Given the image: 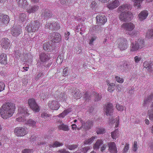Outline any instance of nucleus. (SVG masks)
Wrapping results in <instances>:
<instances>
[{"label":"nucleus","instance_id":"57","mask_svg":"<svg viewBox=\"0 0 153 153\" xmlns=\"http://www.w3.org/2000/svg\"><path fill=\"white\" fill-rule=\"evenodd\" d=\"M5 88V85L2 82H0V92L3 91Z\"/></svg>","mask_w":153,"mask_h":153},{"label":"nucleus","instance_id":"41","mask_svg":"<svg viewBox=\"0 0 153 153\" xmlns=\"http://www.w3.org/2000/svg\"><path fill=\"white\" fill-rule=\"evenodd\" d=\"M41 116L42 118L45 119V120H48L51 115V114H48L47 113L44 112L42 113Z\"/></svg>","mask_w":153,"mask_h":153},{"label":"nucleus","instance_id":"15","mask_svg":"<svg viewBox=\"0 0 153 153\" xmlns=\"http://www.w3.org/2000/svg\"><path fill=\"white\" fill-rule=\"evenodd\" d=\"M108 151L111 153H117V151L116 145L114 142H111L108 143Z\"/></svg>","mask_w":153,"mask_h":153},{"label":"nucleus","instance_id":"23","mask_svg":"<svg viewBox=\"0 0 153 153\" xmlns=\"http://www.w3.org/2000/svg\"><path fill=\"white\" fill-rule=\"evenodd\" d=\"M73 97L76 99H80L82 97L81 93L78 89H76V90L72 92Z\"/></svg>","mask_w":153,"mask_h":153},{"label":"nucleus","instance_id":"48","mask_svg":"<svg viewBox=\"0 0 153 153\" xmlns=\"http://www.w3.org/2000/svg\"><path fill=\"white\" fill-rule=\"evenodd\" d=\"M138 33V31L135 30H134L129 32L127 34L131 36H136L137 35Z\"/></svg>","mask_w":153,"mask_h":153},{"label":"nucleus","instance_id":"26","mask_svg":"<svg viewBox=\"0 0 153 153\" xmlns=\"http://www.w3.org/2000/svg\"><path fill=\"white\" fill-rule=\"evenodd\" d=\"M128 5L127 4H123L119 7L118 8V11L119 12H128Z\"/></svg>","mask_w":153,"mask_h":153},{"label":"nucleus","instance_id":"8","mask_svg":"<svg viewBox=\"0 0 153 153\" xmlns=\"http://www.w3.org/2000/svg\"><path fill=\"white\" fill-rule=\"evenodd\" d=\"M134 27V25L131 22L123 23L121 27V28L126 30V34L132 31Z\"/></svg>","mask_w":153,"mask_h":153},{"label":"nucleus","instance_id":"5","mask_svg":"<svg viewBox=\"0 0 153 153\" xmlns=\"http://www.w3.org/2000/svg\"><path fill=\"white\" fill-rule=\"evenodd\" d=\"M14 133L18 137H22L26 135L27 133V129L23 127H17L15 128Z\"/></svg>","mask_w":153,"mask_h":153},{"label":"nucleus","instance_id":"35","mask_svg":"<svg viewBox=\"0 0 153 153\" xmlns=\"http://www.w3.org/2000/svg\"><path fill=\"white\" fill-rule=\"evenodd\" d=\"M153 98V94H152L148 96L144 101L143 105H145L148 103L150 102Z\"/></svg>","mask_w":153,"mask_h":153},{"label":"nucleus","instance_id":"3","mask_svg":"<svg viewBox=\"0 0 153 153\" xmlns=\"http://www.w3.org/2000/svg\"><path fill=\"white\" fill-rule=\"evenodd\" d=\"M132 17L131 13L130 12H122L119 15V18L120 20L123 22L130 21Z\"/></svg>","mask_w":153,"mask_h":153},{"label":"nucleus","instance_id":"60","mask_svg":"<svg viewBox=\"0 0 153 153\" xmlns=\"http://www.w3.org/2000/svg\"><path fill=\"white\" fill-rule=\"evenodd\" d=\"M141 58L140 57H139L138 56H135L134 58V60L136 63H138L141 60Z\"/></svg>","mask_w":153,"mask_h":153},{"label":"nucleus","instance_id":"17","mask_svg":"<svg viewBox=\"0 0 153 153\" xmlns=\"http://www.w3.org/2000/svg\"><path fill=\"white\" fill-rule=\"evenodd\" d=\"M10 42L7 38H3L1 40V45L2 47L7 49L10 46Z\"/></svg>","mask_w":153,"mask_h":153},{"label":"nucleus","instance_id":"61","mask_svg":"<svg viewBox=\"0 0 153 153\" xmlns=\"http://www.w3.org/2000/svg\"><path fill=\"white\" fill-rule=\"evenodd\" d=\"M21 55V53H20L19 51H15V56L17 58H19Z\"/></svg>","mask_w":153,"mask_h":153},{"label":"nucleus","instance_id":"59","mask_svg":"<svg viewBox=\"0 0 153 153\" xmlns=\"http://www.w3.org/2000/svg\"><path fill=\"white\" fill-rule=\"evenodd\" d=\"M68 68H64L63 70V76H66L68 75L67 72Z\"/></svg>","mask_w":153,"mask_h":153},{"label":"nucleus","instance_id":"39","mask_svg":"<svg viewBox=\"0 0 153 153\" xmlns=\"http://www.w3.org/2000/svg\"><path fill=\"white\" fill-rule=\"evenodd\" d=\"M26 124L30 126H31L33 127L36 126V122L32 119H30L26 121Z\"/></svg>","mask_w":153,"mask_h":153},{"label":"nucleus","instance_id":"25","mask_svg":"<svg viewBox=\"0 0 153 153\" xmlns=\"http://www.w3.org/2000/svg\"><path fill=\"white\" fill-rule=\"evenodd\" d=\"M18 111V112L21 114L23 116L26 117L28 116L29 114L26 108L20 107L19 108Z\"/></svg>","mask_w":153,"mask_h":153},{"label":"nucleus","instance_id":"56","mask_svg":"<svg viewBox=\"0 0 153 153\" xmlns=\"http://www.w3.org/2000/svg\"><path fill=\"white\" fill-rule=\"evenodd\" d=\"M129 149V146L128 144L126 143L125 146L123 150V153H126L127 151Z\"/></svg>","mask_w":153,"mask_h":153},{"label":"nucleus","instance_id":"13","mask_svg":"<svg viewBox=\"0 0 153 153\" xmlns=\"http://www.w3.org/2000/svg\"><path fill=\"white\" fill-rule=\"evenodd\" d=\"M97 23L101 25H104L107 21L106 17L104 15L99 14L96 17Z\"/></svg>","mask_w":153,"mask_h":153},{"label":"nucleus","instance_id":"28","mask_svg":"<svg viewBox=\"0 0 153 153\" xmlns=\"http://www.w3.org/2000/svg\"><path fill=\"white\" fill-rule=\"evenodd\" d=\"M0 63L4 65L7 63V56L5 54L2 53L0 55Z\"/></svg>","mask_w":153,"mask_h":153},{"label":"nucleus","instance_id":"2","mask_svg":"<svg viewBox=\"0 0 153 153\" xmlns=\"http://www.w3.org/2000/svg\"><path fill=\"white\" fill-rule=\"evenodd\" d=\"M40 26L39 22L36 20L28 25L26 27V29L28 32H35L38 30Z\"/></svg>","mask_w":153,"mask_h":153},{"label":"nucleus","instance_id":"29","mask_svg":"<svg viewBox=\"0 0 153 153\" xmlns=\"http://www.w3.org/2000/svg\"><path fill=\"white\" fill-rule=\"evenodd\" d=\"M140 49L135 42L131 43L130 47V51L131 53L136 52Z\"/></svg>","mask_w":153,"mask_h":153},{"label":"nucleus","instance_id":"52","mask_svg":"<svg viewBox=\"0 0 153 153\" xmlns=\"http://www.w3.org/2000/svg\"><path fill=\"white\" fill-rule=\"evenodd\" d=\"M115 78L116 80L118 82L122 83L124 82L123 79L120 78L118 76H116Z\"/></svg>","mask_w":153,"mask_h":153},{"label":"nucleus","instance_id":"9","mask_svg":"<svg viewBox=\"0 0 153 153\" xmlns=\"http://www.w3.org/2000/svg\"><path fill=\"white\" fill-rule=\"evenodd\" d=\"M93 121L88 120L85 123H82L80 128H78V129L80 130L83 128L84 130L86 131L91 129L93 126Z\"/></svg>","mask_w":153,"mask_h":153},{"label":"nucleus","instance_id":"63","mask_svg":"<svg viewBox=\"0 0 153 153\" xmlns=\"http://www.w3.org/2000/svg\"><path fill=\"white\" fill-rule=\"evenodd\" d=\"M149 118L150 120L153 121V111H151L149 112Z\"/></svg>","mask_w":153,"mask_h":153},{"label":"nucleus","instance_id":"64","mask_svg":"<svg viewBox=\"0 0 153 153\" xmlns=\"http://www.w3.org/2000/svg\"><path fill=\"white\" fill-rule=\"evenodd\" d=\"M70 35V33L69 32H67L65 33V39L68 40L69 39V36Z\"/></svg>","mask_w":153,"mask_h":153},{"label":"nucleus","instance_id":"51","mask_svg":"<svg viewBox=\"0 0 153 153\" xmlns=\"http://www.w3.org/2000/svg\"><path fill=\"white\" fill-rule=\"evenodd\" d=\"M63 60V58L61 56H58L56 59V62L58 64L62 63Z\"/></svg>","mask_w":153,"mask_h":153},{"label":"nucleus","instance_id":"44","mask_svg":"<svg viewBox=\"0 0 153 153\" xmlns=\"http://www.w3.org/2000/svg\"><path fill=\"white\" fill-rule=\"evenodd\" d=\"M146 37L148 39L153 38V30H149L146 33Z\"/></svg>","mask_w":153,"mask_h":153},{"label":"nucleus","instance_id":"30","mask_svg":"<svg viewBox=\"0 0 153 153\" xmlns=\"http://www.w3.org/2000/svg\"><path fill=\"white\" fill-rule=\"evenodd\" d=\"M43 47L45 50L49 52L52 49V45L49 42H47L44 44Z\"/></svg>","mask_w":153,"mask_h":153},{"label":"nucleus","instance_id":"4","mask_svg":"<svg viewBox=\"0 0 153 153\" xmlns=\"http://www.w3.org/2000/svg\"><path fill=\"white\" fill-rule=\"evenodd\" d=\"M48 37L49 39H52V42L53 43H58L61 40L60 34L56 32L50 33Z\"/></svg>","mask_w":153,"mask_h":153},{"label":"nucleus","instance_id":"62","mask_svg":"<svg viewBox=\"0 0 153 153\" xmlns=\"http://www.w3.org/2000/svg\"><path fill=\"white\" fill-rule=\"evenodd\" d=\"M119 117H117L116 118V120L114 122L115 123V127H117L119 124Z\"/></svg>","mask_w":153,"mask_h":153},{"label":"nucleus","instance_id":"20","mask_svg":"<svg viewBox=\"0 0 153 153\" xmlns=\"http://www.w3.org/2000/svg\"><path fill=\"white\" fill-rule=\"evenodd\" d=\"M148 15V12L146 10L142 11L138 15L140 20L143 21L146 19Z\"/></svg>","mask_w":153,"mask_h":153},{"label":"nucleus","instance_id":"1","mask_svg":"<svg viewBox=\"0 0 153 153\" xmlns=\"http://www.w3.org/2000/svg\"><path fill=\"white\" fill-rule=\"evenodd\" d=\"M15 106L12 103L7 102L4 104L0 108V114L1 117L7 119L12 116Z\"/></svg>","mask_w":153,"mask_h":153},{"label":"nucleus","instance_id":"18","mask_svg":"<svg viewBox=\"0 0 153 153\" xmlns=\"http://www.w3.org/2000/svg\"><path fill=\"white\" fill-rule=\"evenodd\" d=\"M41 62H45L48 60L50 58V55L48 53H41L39 56Z\"/></svg>","mask_w":153,"mask_h":153},{"label":"nucleus","instance_id":"27","mask_svg":"<svg viewBox=\"0 0 153 153\" xmlns=\"http://www.w3.org/2000/svg\"><path fill=\"white\" fill-rule=\"evenodd\" d=\"M119 5V1L117 0H115L112 3L108 4L107 7L109 9H112L115 8Z\"/></svg>","mask_w":153,"mask_h":153},{"label":"nucleus","instance_id":"43","mask_svg":"<svg viewBox=\"0 0 153 153\" xmlns=\"http://www.w3.org/2000/svg\"><path fill=\"white\" fill-rule=\"evenodd\" d=\"M133 66L132 63L131 62H127L125 63L123 65L124 67L127 69H131Z\"/></svg>","mask_w":153,"mask_h":153},{"label":"nucleus","instance_id":"24","mask_svg":"<svg viewBox=\"0 0 153 153\" xmlns=\"http://www.w3.org/2000/svg\"><path fill=\"white\" fill-rule=\"evenodd\" d=\"M39 9V7L37 5H34L30 8L27 7L26 11L28 13H34Z\"/></svg>","mask_w":153,"mask_h":153},{"label":"nucleus","instance_id":"40","mask_svg":"<svg viewBox=\"0 0 153 153\" xmlns=\"http://www.w3.org/2000/svg\"><path fill=\"white\" fill-rule=\"evenodd\" d=\"M58 128L59 129L64 131H68L69 129L67 126L64 125L63 123L58 126Z\"/></svg>","mask_w":153,"mask_h":153},{"label":"nucleus","instance_id":"47","mask_svg":"<svg viewBox=\"0 0 153 153\" xmlns=\"http://www.w3.org/2000/svg\"><path fill=\"white\" fill-rule=\"evenodd\" d=\"M94 97H95V101H98L100 100L101 98V96L99 93H95L94 94Z\"/></svg>","mask_w":153,"mask_h":153},{"label":"nucleus","instance_id":"53","mask_svg":"<svg viewBox=\"0 0 153 153\" xmlns=\"http://www.w3.org/2000/svg\"><path fill=\"white\" fill-rule=\"evenodd\" d=\"M116 107L117 109L120 111H123V107L122 105H120L119 104H117Z\"/></svg>","mask_w":153,"mask_h":153},{"label":"nucleus","instance_id":"19","mask_svg":"<svg viewBox=\"0 0 153 153\" xmlns=\"http://www.w3.org/2000/svg\"><path fill=\"white\" fill-rule=\"evenodd\" d=\"M143 66L149 72L153 71V64L150 62H144L143 63Z\"/></svg>","mask_w":153,"mask_h":153},{"label":"nucleus","instance_id":"54","mask_svg":"<svg viewBox=\"0 0 153 153\" xmlns=\"http://www.w3.org/2000/svg\"><path fill=\"white\" fill-rule=\"evenodd\" d=\"M88 112L90 114L93 115L94 114V108L92 107H89L88 109Z\"/></svg>","mask_w":153,"mask_h":153},{"label":"nucleus","instance_id":"31","mask_svg":"<svg viewBox=\"0 0 153 153\" xmlns=\"http://www.w3.org/2000/svg\"><path fill=\"white\" fill-rule=\"evenodd\" d=\"M135 42L140 49H141L145 46L144 42L143 39H139Z\"/></svg>","mask_w":153,"mask_h":153},{"label":"nucleus","instance_id":"45","mask_svg":"<svg viewBox=\"0 0 153 153\" xmlns=\"http://www.w3.org/2000/svg\"><path fill=\"white\" fill-rule=\"evenodd\" d=\"M144 0H132V1L134 2V4L135 6H137L138 8H140L141 7L140 4L142 3Z\"/></svg>","mask_w":153,"mask_h":153},{"label":"nucleus","instance_id":"49","mask_svg":"<svg viewBox=\"0 0 153 153\" xmlns=\"http://www.w3.org/2000/svg\"><path fill=\"white\" fill-rule=\"evenodd\" d=\"M78 146L76 144L70 145L68 146L67 148L70 150H72L77 148Z\"/></svg>","mask_w":153,"mask_h":153},{"label":"nucleus","instance_id":"10","mask_svg":"<svg viewBox=\"0 0 153 153\" xmlns=\"http://www.w3.org/2000/svg\"><path fill=\"white\" fill-rule=\"evenodd\" d=\"M45 27L51 30H58L60 28L59 25L57 22H52L47 23Z\"/></svg>","mask_w":153,"mask_h":153},{"label":"nucleus","instance_id":"11","mask_svg":"<svg viewBox=\"0 0 153 153\" xmlns=\"http://www.w3.org/2000/svg\"><path fill=\"white\" fill-rule=\"evenodd\" d=\"M9 18L7 15L0 14V26H4L8 23Z\"/></svg>","mask_w":153,"mask_h":153},{"label":"nucleus","instance_id":"37","mask_svg":"<svg viewBox=\"0 0 153 153\" xmlns=\"http://www.w3.org/2000/svg\"><path fill=\"white\" fill-rule=\"evenodd\" d=\"M63 144L62 143H60L58 141H55L52 144H50L49 146L50 147H58L62 146Z\"/></svg>","mask_w":153,"mask_h":153},{"label":"nucleus","instance_id":"16","mask_svg":"<svg viewBox=\"0 0 153 153\" xmlns=\"http://www.w3.org/2000/svg\"><path fill=\"white\" fill-rule=\"evenodd\" d=\"M11 33L14 36H18L21 33V29L17 27L13 26L11 29Z\"/></svg>","mask_w":153,"mask_h":153},{"label":"nucleus","instance_id":"6","mask_svg":"<svg viewBox=\"0 0 153 153\" xmlns=\"http://www.w3.org/2000/svg\"><path fill=\"white\" fill-rule=\"evenodd\" d=\"M28 103L30 108L34 112H38L40 110V108L35 100L33 98L28 100Z\"/></svg>","mask_w":153,"mask_h":153},{"label":"nucleus","instance_id":"21","mask_svg":"<svg viewBox=\"0 0 153 153\" xmlns=\"http://www.w3.org/2000/svg\"><path fill=\"white\" fill-rule=\"evenodd\" d=\"M19 6L23 8H26L28 4L26 0H16Z\"/></svg>","mask_w":153,"mask_h":153},{"label":"nucleus","instance_id":"32","mask_svg":"<svg viewBox=\"0 0 153 153\" xmlns=\"http://www.w3.org/2000/svg\"><path fill=\"white\" fill-rule=\"evenodd\" d=\"M108 91L110 92H112L114 91L115 89V85L114 83L108 82Z\"/></svg>","mask_w":153,"mask_h":153},{"label":"nucleus","instance_id":"58","mask_svg":"<svg viewBox=\"0 0 153 153\" xmlns=\"http://www.w3.org/2000/svg\"><path fill=\"white\" fill-rule=\"evenodd\" d=\"M22 153H33V150L31 149H25L22 151Z\"/></svg>","mask_w":153,"mask_h":153},{"label":"nucleus","instance_id":"38","mask_svg":"<svg viewBox=\"0 0 153 153\" xmlns=\"http://www.w3.org/2000/svg\"><path fill=\"white\" fill-rule=\"evenodd\" d=\"M19 18L20 21L23 22L26 20L27 17L25 13H22L19 14Z\"/></svg>","mask_w":153,"mask_h":153},{"label":"nucleus","instance_id":"36","mask_svg":"<svg viewBox=\"0 0 153 153\" xmlns=\"http://www.w3.org/2000/svg\"><path fill=\"white\" fill-rule=\"evenodd\" d=\"M102 144H103V142L101 140H97L94 145V149H98L100 146Z\"/></svg>","mask_w":153,"mask_h":153},{"label":"nucleus","instance_id":"33","mask_svg":"<svg viewBox=\"0 0 153 153\" xmlns=\"http://www.w3.org/2000/svg\"><path fill=\"white\" fill-rule=\"evenodd\" d=\"M111 137L113 139H116L118 137L119 131L117 129H116L114 131L111 133Z\"/></svg>","mask_w":153,"mask_h":153},{"label":"nucleus","instance_id":"12","mask_svg":"<svg viewBox=\"0 0 153 153\" xmlns=\"http://www.w3.org/2000/svg\"><path fill=\"white\" fill-rule=\"evenodd\" d=\"M48 106L49 108L52 110H58L60 107L58 102L55 100L49 101L48 103Z\"/></svg>","mask_w":153,"mask_h":153},{"label":"nucleus","instance_id":"55","mask_svg":"<svg viewBox=\"0 0 153 153\" xmlns=\"http://www.w3.org/2000/svg\"><path fill=\"white\" fill-rule=\"evenodd\" d=\"M138 149L137 143V141H134V144L133 147V150L134 152H136Z\"/></svg>","mask_w":153,"mask_h":153},{"label":"nucleus","instance_id":"22","mask_svg":"<svg viewBox=\"0 0 153 153\" xmlns=\"http://www.w3.org/2000/svg\"><path fill=\"white\" fill-rule=\"evenodd\" d=\"M42 16L47 18H49L52 16V13L48 9H44L42 10Z\"/></svg>","mask_w":153,"mask_h":153},{"label":"nucleus","instance_id":"14","mask_svg":"<svg viewBox=\"0 0 153 153\" xmlns=\"http://www.w3.org/2000/svg\"><path fill=\"white\" fill-rule=\"evenodd\" d=\"M105 111L106 114L107 115H112L113 111V107L112 104L108 103L106 105Z\"/></svg>","mask_w":153,"mask_h":153},{"label":"nucleus","instance_id":"7","mask_svg":"<svg viewBox=\"0 0 153 153\" xmlns=\"http://www.w3.org/2000/svg\"><path fill=\"white\" fill-rule=\"evenodd\" d=\"M118 47L121 50H124L128 47V42L125 38H121L118 40Z\"/></svg>","mask_w":153,"mask_h":153},{"label":"nucleus","instance_id":"42","mask_svg":"<svg viewBox=\"0 0 153 153\" xmlns=\"http://www.w3.org/2000/svg\"><path fill=\"white\" fill-rule=\"evenodd\" d=\"M83 96L86 101H88L91 99V93L89 92H86Z\"/></svg>","mask_w":153,"mask_h":153},{"label":"nucleus","instance_id":"34","mask_svg":"<svg viewBox=\"0 0 153 153\" xmlns=\"http://www.w3.org/2000/svg\"><path fill=\"white\" fill-rule=\"evenodd\" d=\"M58 98L56 99V97H55V98L56 100H59L60 101H64L65 100L66 96L65 92H63L61 93L60 95L58 96Z\"/></svg>","mask_w":153,"mask_h":153},{"label":"nucleus","instance_id":"50","mask_svg":"<svg viewBox=\"0 0 153 153\" xmlns=\"http://www.w3.org/2000/svg\"><path fill=\"white\" fill-rule=\"evenodd\" d=\"M104 132L105 129L102 128H98L97 130V134H103Z\"/></svg>","mask_w":153,"mask_h":153},{"label":"nucleus","instance_id":"46","mask_svg":"<svg viewBox=\"0 0 153 153\" xmlns=\"http://www.w3.org/2000/svg\"><path fill=\"white\" fill-rule=\"evenodd\" d=\"M95 139V138L94 137H92L90 139L84 141V144H90L94 141Z\"/></svg>","mask_w":153,"mask_h":153}]
</instances>
